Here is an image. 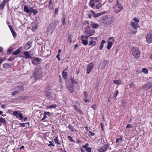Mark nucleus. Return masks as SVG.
Returning <instances> with one entry per match:
<instances>
[{
    "label": "nucleus",
    "mask_w": 152,
    "mask_h": 152,
    "mask_svg": "<svg viewBox=\"0 0 152 152\" xmlns=\"http://www.w3.org/2000/svg\"><path fill=\"white\" fill-rule=\"evenodd\" d=\"M33 75L35 80L40 78L42 75V69L40 68L37 67L35 69Z\"/></svg>",
    "instance_id": "f257e3e1"
},
{
    "label": "nucleus",
    "mask_w": 152,
    "mask_h": 152,
    "mask_svg": "<svg viewBox=\"0 0 152 152\" xmlns=\"http://www.w3.org/2000/svg\"><path fill=\"white\" fill-rule=\"evenodd\" d=\"M58 23V21L56 20L50 24L48 28L47 31L52 34L55 29Z\"/></svg>",
    "instance_id": "f03ea898"
},
{
    "label": "nucleus",
    "mask_w": 152,
    "mask_h": 152,
    "mask_svg": "<svg viewBox=\"0 0 152 152\" xmlns=\"http://www.w3.org/2000/svg\"><path fill=\"white\" fill-rule=\"evenodd\" d=\"M24 11L27 13H33L35 15L38 13V11L36 10L33 9L32 7H28L27 5H25L24 8Z\"/></svg>",
    "instance_id": "7ed1b4c3"
},
{
    "label": "nucleus",
    "mask_w": 152,
    "mask_h": 152,
    "mask_svg": "<svg viewBox=\"0 0 152 152\" xmlns=\"http://www.w3.org/2000/svg\"><path fill=\"white\" fill-rule=\"evenodd\" d=\"M132 54L134 58L138 59L140 56V53L139 49L137 47H134L132 49Z\"/></svg>",
    "instance_id": "20e7f679"
},
{
    "label": "nucleus",
    "mask_w": 152,
    "mask_h": 152,
    "mask_svg": "<svg viewBox=\"0 0 152 152\" xmlns=\"http://www.w3.org/2000/svg\"><path fill=\"white\" fill-rule=\"evenodd\" d=\"M14 89L16 90L12 93V95L13 96L16 95L18 94L20 92H22L24 91V88L22 86H15Z\"/></svg>",
    "instance_id": "39448f33"
},
{
    "label": "nucleus",
    "mask_w": 152,
    "mask_h": 152,
    "mask_svg": "<svg viewBox=\"0 0 152 152\" xmlns=\"http://www.w3.org/2000/svg\"><path fill=\"white\" fill-rule=\"evenodd\" d=\"M103 140L104 141V143H106L98 149V152H105L109 148V144L107 142L106 140L103 139Z\"/></svg>",
    "instance_id": "423d86ee"
},
{
    "label": "nucleus",
    "mask_w": 152,
    "mask_h": 152,
    "mask_svg": "<svg viewBox=\"0 0 152 152\" xmlns=\"http://www.w3.org/2000/svg\"><path fill=\"white\" fill-rule=\"evenodd\" d=\"M146 38V41L148 43L152 42V32L147 35Z\"/></svg>",
    "instance_id": "0eeeda50"
},
{
    "label": "nucleus",
    "mask_w": 152,
    "mask_h": 152,
    "mask_svg": "<svg viewBox=\"0 0 152 152\" xmlns=\"http://www.w3.org/2000/svg\"><path fill=\"white\" fill-rule=\"evenodd\" d=\"M45 96L49 99H53L54 97L53 93L50 91L46 92L45 93Z\"/></svg>",
    "instance_id": "6e6552de"
},
{
    "label": "nucleus",
    "mask_w": 152,
    "mask_h": 152,
    "mask_svg": "<svg viewBox=\"0 0 152 152\" xmlns=\"http://www.w3.org/2000/svg\"><path fill=\"white\" fill-rule=\"evenodd\" d=\"M94 67V64L93 63H91L89 64L87 67V73L89 74L91 71Z\"/></svg>",
    "instance_id": "1a4fd4ad"
},
{
    "label": "nucleus",
    "mask_w": 152,
    "mask_h": 152,
    "mask_svg": "<svg viewBox=\"0 0 152 152\" xmlns=\"http://www.w3.org/2000/svg\"><path fill=\"white\" fill-rule=\"evenodd\" d=\"M95 33V31L94 30L91 29L89 31H86L84 33L85 35L87 34L88 35V36L90 37L91 36L93 35Z\"/></svg>",
    "instance_id": "9d476101"
},
{
    "label": "nucleus",
    "mask_w": 152,
    "mask_h": 152,
    "mask_svg": "<svg viewBox=\"0 0 152 152\" xmlns=\"http://www.w3.org/2000/svg\"><path fill=\"white\" fill-rule=\"evenodd\" d=\"M32 43L30 41H28L25 45L24 48L26 50H28L31 47Z\"/></svg>",
    "instance_id": "9b49d317"
},
{
    "label": "nucleus",
    "mask_w": 152,
    "mask_h": 152,
    "mask_svg": "<svg viewBox=\"0 0 152 152\" xmlns=\"http://www.w3.org/2000/svg\"><path fill=\"white\" fill-rule=\"evenodd\" d=\"M130 26L135 29H136L138 27H140L139 26H138V23L134 22H132L131 23Z\"/></svg>",
    "instance_id": "f8f14e48"
},
{
    "label": "nucleus",
    "mask_w": 152,
    "mask_h": 152,
    "mask_svg": "<svg viewBox=\"0 0 152 152\" xmlns=\"http://www.w3.org/2000/svg\"><path fill=\"white\" fill-rule=\"evenodd\" d=\"M67 88L71 93H72L74 92V86L72 84H70L67 86Z\"/></svg>",
    "instance_id": "ddd939ff"
},
{
    "label": "nucleus",
    "mask_w": 152,
    "mask_h": 152,
    "mask_svg": "<svg viewBox=\"0 0 152 152\" xmlns=\"http://www.w3.org/2000/svg\"><path fill=\"white\" fill-rule=\"evenodd\" d=\"M151 87V83L149 82L144 85L143 88L145 89H148Z\"/></svg>",
    "instance_id": "4468645a"
},
{
    "label": "nucleus",
    "mask_w": 152,
    "mask_h": 152,
    "mask_svg": "<svg viewBox=\"0 0 152 152\" xmlns=\"http://www.w3.org/2000/svg\"><path fill=\"white\" fill-rule=\"evenodd\" d=\"M84 94L85 95V98L84 99V101L85 102H87L89 101V100L87 99L88 96L87 92L86 91H85L84 93Z\"/></svg>",
    "instance_id": "2eb2a0df"
},
{
    "label": "nucleus",
    "mask_w": 152,
    "mask_h": 152,
    "mask_svg": "<svg viewBox=\"0 0 152 152\" xmlns=\"http://www.w3.org/2000/svg\"><path fill=\"white\" fill-rule=\"evenodd\" d=\"M90 25L92 26V28H97L99 25L96 23H94L93 22H91Z\"/></svg>",
    "instance_id": "dca6fc26"
},
{
    "label": "nucleus",
    "mask_w": 152,
    "mask_h": 152,
    "mask_svg": "<svg viewBox=\"0 0 152 152\" xmlns=\"http://www.w3.org/2000/svg\"><path fill=\"white\" fill-rule=\"evenodd\" d=\"M23 54L26 56V57L25 58H31V56H30L29 53L28 52L26 51H24L23 52Z\"/></svg>",
    "instance_id": "f3484780"
},
{
    "label": "nucleus",
    "mask_w": 152,
    "mask_h": 152,
    "mask_svg": "<svg viewBox=\"0 0 152 152\" xmlns=\"http://www.w3.org/2000/svg\"><path fill=\"white\" fill-rule=\"evenodd\" d=\"M116 5L118 7L121 9H122L123 8V6H121V4L119 2L118 0L116 1Z\"/></svg>",
    "instance_id": "a211bd4d"
},
{
    "label": "nucleus",
    "mask_w": 152,
    "mask_h": 152,
    "mask_svg": "<svg viewBox=\"0 0 152 152\" xmlns=\"http://www.w3.org/2000/svg\"><path fill=\"white\" fill-rule=\"evenodd\" d=\"M68 127L69 129L72 132H75L77 131V130L75 129L71 125L69 124Z\"/></svg>",
    "instance_id": "6ab92c4d"
},
{
    "label": "nucleus",
    "mask_w": 152,
    "mask_h": 152,
    "mask_svg": "<svg viewBox=\"0 0 152 152\" xmlns=\"http://www.w3.org/2000/svg\"><path fill=\"white\" fill-rule=\"evenodd\" d=\"M106 42L104 40H102L101 42V44L99 46V50H102L103 48V45L104 43Z\"/></svg>",
    "instance_id": "aec40b11"
},
{
    "label": "nucleus",
    "mask_w": 152,
    "mask_h": 152,
    "mask_svg": "<svg viewBox=\"0 0 152 152\" xmlns=\"http://www.w3.org/2000/svg\"><path fill=\"white\" fill-rule=\"evenodd\" d=\"M3 66L4 68L7 69L11 67V66L8 63H5L3 64Z\"/></svg>",
    "instance_id": "412c9836"
},
{
    "label": "nucleus",
    "mask_w": 152,
    "mask_h": 152,
    "mask_svg": "<svg viewBox=\"0 0 152 152\" xmlns=\"http://www.w3.org/2000/svg\"><path fill=\"white\" fill-rule=\"evenodd\" d=\"M96 41H93V40L91 39V40L89 42V45H93V46H94L96 44Z\"/></svg>",
    "instance_id": "4be33fe9"
},
{
    "label": "nucleus",
    "mask_w": 152,
    "mask_h": 152,
    "mask_svg": "<svg viewBox=\"0 0 152 152\" xmlns=\"http://www.w3.org/2000/svg\"><path fill=\"white\" fill-rule=\"evenodd\" d=\"M94 0H90L89 3V5L91 7H93L95 5L94 4Z\"/></svg>",
    "instance_id": "5701e85b"
},
{
    "label": "nucleus",
    "mask_w": 152,
    "mask_h": 152,
    "mask_svg": "<svg viewBox=\"0 0 152 152\" xmlns=\"http://www.w3.org/2000/svg\"><path fill=\"white\" fill-rule=\"evenodd\" d=\"M20 52V48H18V49L16 50L15 51H14L13 53V55H17Z\"/></svg>",
    "instance_id": "b1692460"
},
{
    "label": "nucleus",
    "mask_w": 152,
    "mask_h": 152,
    "mask_svg": "<svg viewBox=\"0 0 152 152\" xmlns=\"http://www.w3.org/2000/svg\"><path fill=\"white\" fill-rule=\"evenodd\" d=\"M112 45H113V43L112 42H109L108 43L107 45V49L108 50L110 49L111 48Z\"/></svg>",
    "instance_id": "393cba45"
},
{
    "label": "nucleus",
    "mask_w": 152,
    "mask_h": 152,
    "mask_svg": "<svg viewBox=\"0 0 152 152\" xmlns=\"http://www.w3.org/2000/svg\"><path fill=\"white\" fill-rule=\"evenodd\" d=\"M6 5L5 2H3L0 4V9H3Z\"/></svg>",
    "instance_id": "a878e982"
},
{
    "label": "nucleus",
    "mask_w": 152,
    "mask_h": 152,
    "mask_svg": "<svg viewBox=\"0 0 152 152\" xmlns=\"http://www.w3.org/2000/svg\"><path fill=\"white\" fill-rule=\"evenodd\" d=\"M82 43L85 45H87L88 44V42L87 40L86 39H83L81 40Z\"/></svg>",
    "instance_id": "bb28decb"
},
{
    "label": "nucleus",
    "mask_w": 152,
    "mask_h": 152,
    "mask_svg": "<svg viewBox=\"0 0 152 152\" xmlns=\"http://www.w3.org/2000/svg\"><path fill=\"white\" fill-rule=\"evenodd\" d=\"M114 83L117 85H120L121 83V81L119 80H114Z\"/></svg>",
    "instance_id": "cd10ccee"
},
{
    "label": "nucleus",
    "mask_w": 152,
    "mask_h": 152,
    "mask_svg": "<svg viewBox=\"0 0 152 152\" xmlns=\"http://www.w3.org/2000/svg\"><path fill=\"white\" fill-rule=\"evenodd\" d=\"M45 116L46 117V118H47V116H50V113L48 112H45L44 114V116L45 115Z\"/></svg>",
    "instance_id": "c85d7f7f"
},
{
    "label": "nucleus",
    "mask_w": 152,
    "mask_h": 152,
    "mask_svg": "<svg viewBox=\"0 0 152 152\" xmlns=\"http://www.w3.org/2000/svg\"><path fill=\"white\" fill-rule=\"evenodd\" d=\"M54 141L58 145H60L61 143L59 142V140L58 139V137H56L54 139Z\"/></svg>",
    "instance_id": "c756f323"
},
{
    "label": "nucleus",
    "mask_w": 152,
    "mask_h": 152,
    "mask_svg": "<svg viewBox=\"0 0 152 152\" xmlns=\"http://www.w3.org/2000/svg\"><path fill=\"white\" fill-rule=\"evenodd\" d=\"M62 76L64 79H66L67 76L66 72L63 71L62 72Z\"/></svg>",
    "instance_id": "7c9ffc66"
},
{
    "label": "nucleus",
    "mask_w": 152,
    "mask_h": 152,
    "mask_svg": "<svg viewBox=\"0 0 152 152\" xmlns=\"http://www.w3.org/2000/svg\"><path fill=\"white\" fill-rule=\"evenodd\" d=\"M129 31V32L130 33V34H135L137 32V31L136 30H132L130 29Z\"/></svg>",
    "instance_id": "2f4dec72"
},
{
    "label": "nucleus",
    "mask_w": 152,
    "mask_h": 152,
    "mask_svg": "<svg viewBox=\"0 0 152 152\" xmlns=\"http://www.w3.org/2000/svg\"><path fill=\"white\" fill-rule=\"evenodd\" d=\"M142 71L145 74H147L148 72V69L145 68H143L142 70Z\"/></svg>",
    "instance_id": "473e14b6"
},
{
    "label": "nucleus",
    "mask_w": 152,
    "mask_h": 152,
    "mask_svg": "<svg viewBox=\"0 0 152 152\" xmlns=\"http://www.w3.org/2000/svg\"><path fill=\"white\" fill-rule=\"evenodd\" d=\"M34 59L35 61L37 62H39L41 61V59L38 57H34Z\"/></svg>",
    "instance_id": "72a5a7b5"
},
{
    "label": "nucleus",
    "mask_w": 152,
    "mask_h": 152,
    "mask_svg": "<svg viewBox=\"0 0 152 152\" xmlns=\"http://www.w3.org/2000/svg\"><path fill=\"white\" fill-rule=\"evenodd\" d=\"M57 105L56 104H53L50 105L49 107H48L49 108H54L56 107Z\"/></svg>",
    "instance_id": "f704fd0d"
},
{
    "label": "nucleus",
    "mask_w": 152,
    "mask_h": 152,
    "mask_svg": "<svg viewBox=\"0 0 152 152\" xmlns=\"http://www.w3.org/2000/svg\"><path fill=\"white\" fill-rule=\"evenodd\" d=\"M49 144L48 145V146H49V147H51V146H53V147H54L55 146L53 144V141H50L49 142Z\"/></svg>",
    "instance_id": "c9c22d12"
},
{
    "label": "nucleus",
    "mask_w": 152,
    "mask_h": 152,
    "mask_svg": "<svg viewBox=\"0 0 152 152\" xmlns=\"http://www.w3.org/2000/svg\"><path fill=\"white\" fill-rule=\"evenodd\" d=\"M118 90L115 91V93H114V95L113 96V98H114L116 97L118 95Z\"/></svg>",
    "instance_id": "e433bc0d"
},
{
    "label": "nucleus",
    "mask_w": 152,
    "mask_h": 152,
    "mask_svg": "<svg viewBox=\"0 0 152 152\" xmlns=\"http://www.w3.org/2000/svg\"><path fill=\"white\" fill-rule=\"evenodd\" d=\"M133 21H135V23H138L139 22V20L138 18L136 17H134L133 18Z\"/></svg>",
    "instance_id": "4c0bfd02"
},
{
    "label": "nucleus",
    "mask_w": 152,
    "mask_h": 152,
    "mask_svg": "<svg viewBox=\"0 0 152 152\" xmlns=\"http://www.w3.org/2000/svg\"><path fill=\"white\" fill-rule=\"evenodd\" d=\"M68 139L70 142H75V141L72 138V137L70 136H68L67 137Z\"/></svg>",
    "instance_id": "58836bf2"
},
{
    "label": "nucleus",
    "mask_w": 152,
    "mask_h": 152,
    "mask_svg": "<svg viewBox=\"0 0 152 152\" xmlns=\"http://www.w3.org/2000/svg\"><path fill=\"white\" fill-rule=\"evenodd\" d=\"M0 122L1 123H6V121L4 119V118H0Z\"/></svg>",
    "instance_id": "ea45409f"
},
{
    "label": "nucleus",
    "mask_w": 152,
    "mask_h": 152,
    "mask_svg": "<svg viewBox=\"0 0 152 152\" xmlns=\"http://www.w3.org/2000/svg\"><path fill=\"white\" fill-rule=\"evenodd\" d=\"M11 32L13 36L14 37H16L17 36V34H16V33H15V32L14 30L12 31Z\"/></svg>",
    "instance_id": "a19ab883"
},
{
    "label": "nucleus",
    "mask_w": 152,
    "mask_h": 152,
    "mask_svg": "<svg viewBox=\"0 0 152 152\" xmlns=\"http://www.w3.org/2000/svg\"><path fill=\"white\" fill-rule=\"evenodd\" d=\"M102 7V5L100 3H99L96 6V8L97 9H99Z\"/></svg>",
    "instance_id": "79ce46f5"
},
{
    "label": "nucleus",
    "mask_w": 152,
    "mask_h": 152,
    "mask_svg": "<svg viewBox=\"0 0 152 152\" xmlns=\"http://www.w3.org/2000/svg\"><path fill=\"white\" fill-rule=\"evenodd\" d=\"M88 143H86L85 145H83V148H84L86 150V149H87L88 147Z\"/></svg>",
    "instance_id": "37998d69"
},
{
    "label": "nucleus",
    "mask_w": 152,
    "mask_h": 152,
    "mask_svg": "<svg viewBox=\"0 0 152 152\" xmlns=\"http://www.w3.org/2000/svg\"><path fill=\"white\" fill-rule=\"evenodd\" d=\"M14 58L15 57H14L11 56L8 58V60L9 61H13Z\"/></svg>",
    "instance_id": "c03bdc74"
},
{
    "label": "nucleus",
    "mask_w": 152,
    "mask_h": 152,
    "mask_svg": "<svg viewBox=\"0 0 152 152\" xmlns=\"http://www.w3.org/2000/svg\"><path fill=\"white\" fill-rule=\"evenodd\" d=\"M122 138L121 137L118 138L116 139V143H117L119 142L120 140H121V142H122Z\"/></svg>",
    "instance_id": "a18cd8bd"
},
{
    "label": "nucleus",
    "mask_w": 152,
    "mask_h": 152,
    "mask_svg": "<svg viewBox=\"0 0 152 152\" xmlns=\"http://www.w3.org/2000/svg\"><path fill=\"white\" fill-rule=\"evenodd\" d=\"M18 113L17 111H15L13 113V115L15 116H16L18 115Z\"/></svg>",
    "instance_id": "49530a36"
},
{
    "label": "nucleus",
    "mask_w": 152,
    "mask_h": 152,
    "mask_svg": "<svg viewBox=\"0 0 152 152\" xmlns=\"http://www.w3.org/2000/svg\"><path fill=\"white\" fill-rule=\"evenodd\" d=\"M65 17H64L62 20V23L63 25H64L65 24Z\"/></svg>",
    "instance_id": "de8ad7c7"
},
{
    "label": "nucleus",
    "mask_w": 152,
    "mask_h": 152,
    "mask_svg": "<svg viewBox=\"0 0 152 152\" xmlns=\"http://www.w3.org/2000/svg\"><path fill=\"white\" fill-rule=\"evenodd\" d=\"M132 127H133L132 126V125H131L130 124H127L126 126V128L127 129L130 128H132Z\"/></svg>",
    "instance_id": "09e8293b"
},
{
    "label": "nucleus",
    "mask_w": 152,
    "mask_h": 152,
    "mask_svg": "<svg viewBox=\"0 0 152 152\" xmlns=\"http://www.w3.org/2000/svg\"><path fill=\"white\" fill-rule=\"evenodd\" d=\"M91 148L90 147H88L86 150L87 152H91Z\"/></svg>",
    "instance_id": "8fccbe9b"
},
{
    "label": "nucleus",
    "mask_w": 152,
    "mask_h": 152,
    "mask_svg": "<svg viewBox=\"0 0 152 152\" xmlns=\"http://www.w3.org/2000/svg\"><path fill=\"white\" fill-rule=\"evenodd\" d=\"M101 15V14L100 13H98V14H97L96 15H94V17H95V18H96V17H98L99 16H100Z\"/></svg>",
    "instance_id": "3c124183"
},
{
    "label": "nucleus",
    "mask_w": 152,
    "mask_h": 152,
    "mask_svg": "<svg viewBox=\"0 0 152 152\" xmlns=\"http://www.w3.org/2000/svg\"><path fill=\"white\" fill-rule=\"evenodd\" d=\"M19 116L20 118V119H23V115L21 113H19Z\"/></svg>",
    "instance_id": "603ef678"
},
{
    "label": "nucleus",
    "mask_w": 152,
    "mask_h": 152,
    "mask_svg": "<svg viewBox=\"0 0 152 152\" xmlns=\"http://www.w3.org/2000/svg\"><path fill=\"white\" fill-rule=\"evenodd\" d=\"M8 26H9L10 29V30L11 31H12L13 30V26H11V25H9Z\"/></svg>",
    "instance_id": "864d4df0"
},
{
    "label": "nucleus",
    "mask_w": 152,
    "mask_h": 152,
    "mask_svg": "<svg viewBox=\"0 0 152 152\" xmlns=\"http://www.w3.org/2000/svg\"><path fill=\"white\" fill-rule=\"evenodd\" d=\"M74 107H75V109L76 110H77V111H80L78 107H77V106L75 105H74Z\"/></svg>",
    "instance_id": "5fc2aeb1"
},
{
    "label": "nucleus",
    "mask_w": 152,
    "mask_h": 152,
    "mask_svg": "<svg viewBox=\"0 0 152 152\" xmlns=\"http://www.w3.org/2000/svg\"><path fill=\"white\" fill-rule=\"evenodd\" d=\"M72 83H75L76 84L77 83V82L75 80H74L72 78L71 79Z\"/></svg>",
    "instance_id": "6e6d98bb"
},
{
    "label": "nucleus",
    "mask_w": 152,
    "mask_h": 152,
    "mask_svg": "<svg viewBox=\"0 0 152 152\" xmlns=\"http://www.w3.org/2000/svg\"><path fill=\"white\" fill-rule=\"evenodd\" d=\"M60 56V54H58L56 56V58H58V61H60L61 59L59 57Z\"/></svg>",
    "instance_id": "4d7b16f0"
},
{
    "label": "nucleus",
    "mask_w": 152,
    "mask_h": 152,
    "mask_svg": "<svg viewBox=\"0 0 152 152\" xmlns=\"http://www.w3.org/2000/svg\"><path fill=\"white\" fill-rule=\"evenodd\" d=\"M85 39V35H82L80 37L81 40L84 39Z\"/></svg>",
    "instance_id": "13d9d810"
},
{
    "label": "nucleus",
    "mask_w": 152,
    "mask_h": 152,
    "mask_svg": "<svg viewBox=\"0 0 152 152\" xmlns=\"http://www.w3.org/2000/svg\"><path fill=\"white\" fill-rule=\"evenodd\" d=\"M92 107L95 110L96 107V105L95 104H94L92 106Z\"/></svg>",
    "instance_id": "bf43d9fd"
},
{
    "label": "nucleus",
    "mask_w": 152,
    "mask_h": 152,
    "mask_svg": "<svg viewBox=\"0 0 152 152\" xmlns=\"http://www.w3.org/2000/svg\"><path fill=\"white\" fill-rule=\"evenodd\" d=\"M90 39L94 40H96L97 39V38L96 37H90Z\"/></svg>",
    "instance_id": "052dcab7"
},
{
    "label": "nucleus",
    "mask_w": 152,
    "mask_h": 152,
    "mask_svg": "<svg viewBox=\"0 0 152 152\" xmlns=\"http://www.w3.org/2000/svg\"><path fill=\"white\" fill-rule=\"evenodd\" d=\"M35 61L34 59L32 61V64L34 65H36L37 64Z\"/></svg>",
    "instance_id": "680f3d73"
},
{
    "label": "nucleus",
    "mask_w": 152,
    "mask_h": 152,
    "mask_svg": "<svg viewBox=\"0 0 152 152\" xmlns=\"http://www.w3.org/2000/svg\"><path fill=\"white\" fill-rule=\"evenodd\" d=\"M72 38V35H69L68 36V39L69 40L71 39Z\"/></svg>",
    "instance_id": "e2e57ef3"
},
{
    "label": "nucleus",
    "mask_w": 152,
    "mask_h": 152,
    "mask_svg": "<svg viewBox=\"0 0 152 152\" xmlns=\"http://www.w3.org/2000/svg\"><path fill=\"white\" fill-rule=\"evenodd\" d=\"M89 132L90 134H91V136H93L94 135V133L92 132L89 131Z\"/></svg>",
    "instance_id": "0e129e2a"
},
{
    "label": "nucleus",
    "mask_w": 152,
    "mask_h": 152,
    "mask_svg": "<svg viewBox=\"0 0 152 152\" xmlns=\"http://www.w3.org/2000/svg\"><path fill=\"white\" fill-rule=\"evenodd\" d=\"M112 39V41H113V42H114L115 41H114V38L113 37H110L109 38H108V39Z\"/></svg>",
    "instance_id": "69168bd1"
},
{
    "label": "nucleus",
    "mask_w": 152,
    "mask_h": 152,
    "mask_svg": "<svg viewBox=\"0 0 152 152\" xmlns=\"http://www.w3.org/2000/svg\"><path fill=\"white\" fill-rule=\"evenodd\" d=\"M20 126L22 127H25V124L24 123H20Z\"/></svg>",
    "instance_id": "338daca9"
},
{
    "label": "nucleus",
    "mask_w": 152,
    "mask_h": 152,
    "mask_svg": "<svg viewBox=\"0 0 152 152\" xmlns=\"http://www.w3.org/2000/svg\"><path fill=\"white\" fill-rule=\"evenodd\" d=\"M12 50V48L9 49L8 50V51L10 53H11Z\"/></svg>",
    "instance_id": "774afa93"
}]
</instances>
